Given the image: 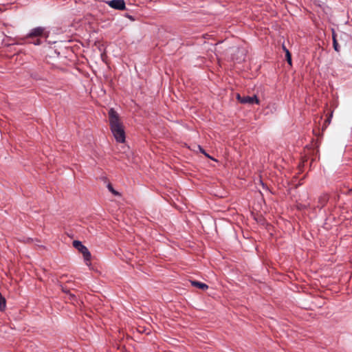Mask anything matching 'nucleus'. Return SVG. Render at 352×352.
<instances>
[{"label": "nucleus", "mask_w": 352, "mask_h": 352, "mask_svg": "<svg viewBox=\"0 0 352 352\" xmlns=\"http://www.w3.org/2000/svg\"><path fill=\"white\" fill-rule=\"evenodd\" d=\"M283 50L285 52V50H287L284 45L283 46Z\"/></svg>", "instance_id": "obj_17"}, {"label": "nucleus", "mask_w": 352, "mask_h": 352, "mask_svg": "<svg viewBox=\"0 0 352 352\" xmlns=\"http://www.w3.org/2000/svg\"><path fill=\"white\" fill-rule=\"evenodd\" d=\"M107 3L112 8L124 10L126 8L124 0H111L107 1Z\"/></svg>", "instance_id": "obj_4"}, {"label": "nucleus", "mask_w": 352, "mask_h": 352, "mask_svg": "<svg viewBox=\"0 0 352 352\" xmlns=\"http://www.w3.org/2000/svg\"><path fill=\"white\" fill-rule=\"evenodd\" d=\"M45 28L43 27H37L31 30L27 35V38L40 37L44 34Z\"/></svg>", "instance_id": "obj_5"}, {"label": "nucleus", "mask_w": 352, "mask_h": 352, "mask_svg": "<svg viewBox=\"0 0 352 352\" xmlns=\"http://www.w3.org/2000/svg\"><path fill=\"white\" fill-rule=\"evenodd\" d=\"M332 37H333V41H334V38H336V34L333 30V32H332Z\"/></svg>", "instance_id": "obj_14"}, {"label": "nucleus", "mask_w": 352, "mask_h": 352, "mask_svg": "<svg viewBox=\"0 0 352 352\" xmlns=\"http://www.w3.org/2000/svg\"><path fill=\"white\" fill-rule=\"evenodd\" d=\"M332 116V114H331L330 117L328 118L326 120H325V122L327 123V124H329L331 122V117Z\"/></svg>", "instance_id": "obj_13"}, {"label": "nucleus", "mask_w": 352, "mask_h": 352, "mask_svg": "<svg viewBox=\"0 0 352 352\" xmlns=\"http://www.w3.org/2000/svg\"><path fill=\"white\" fill-rule=\"evenodd\" d=\"M73 242L77 243V242H80V241L79 240L75 239V240L73 241Z\"/></svg>", "instance_id": "obj_16"}, {"label": "nucleus", "mask_w": 352, "mask_h": 352, "mask_svg": "<svg viewBox=\"0 0 352 352\" xmlns=\"http://www.w3.org/2000/svg\"><path fill=\"white\" fill-rule=\"evenodd\" d=\"M109 124L111 132L117 142L123 143L125 141V133L118 113L111 108L109 111Z\"/></svg>", "instance_id": "obj_1"}, {"label": "nucleus", "mask_w": 352, "mask_h": 352, "mask_svg": "<svg viewBox=\"0 0 352 352\" xmlns=\"http://www.w3.org/2000/svg\"><path fill=\"white\" fill-rule=\"evenodd\" d=\"M333 46L335 51H336V52L340 51L339 45H338V41L336 38H334V41H333Z\"/></svg>", "instance_id": "obj_10"}, {"label": "nucleus", "mask_w": 352, "mask_h": 352, "mask_svg": "<svg viewBox=\"0 0 352 352\" xmlns=\"http://www.w3.org/2000/svg\"><path fill=\"white\" fill-rule=\"evenodd\" d=\"M69 295H70L72 299H75L76 298L75 295L72 294H69Z\"/></svg>", "instance_id": "obj_15"}, {"label": "nucleus", "mask_w": 352, "mask_h": 352, "mask_svg": "<svg viewBox=\"0 0 352 352\" xmlns=\"http://www.w3.org/2000/svg\"><path fill=\"white\" fill-rule=\"evenodd\" d=\"M237 100L242 104H259V100L256 97V96H241L240 94H237L236 96Z\"/></svg>", "instance_id": "obj_3"}, {"label": "nucleus", "mask_w": 352, "mask_h": 352, "mask_svg": "<svg viewBox=\"0 0 352 352\" xmlns=\"http://www.w3.org/2000/svg\"><path fill=\"white\" fill-rule=\"evenodd\" d=\"M198 148L200 151L201 153H202L203 154H204L206 157L210 158V155L208 154H207L205 151L200 146H198Z\"/></svg>", "instance_id": "obj_11"}, {"label": "nucleus", "mask_w": 352, "mask_h": 352, "mask_svg": "<svg viewBox=\"0 0 352 352\" xmlns=\"http://www.w3.org/2000/svg\"><path fill=\"white\" fill-rule=\"evenodd\" d=\"M31 43L35 45H38L41 44V40H40V38H37L35 41H32Z\"/></svg>", "instance_id": "obj_12"}, {"label": "nucleus", "mask_w": 352, "mask_h": 352, "mask_svg": "<svg viewBox=\"0 0 352 352\" xmlns=\"http://www.w3.org/2000/svg\"><path fill=\"white\" fill-rule=\"evenodd\" d=\"M190 283L192 286L199 288L201 290H206L208 288V286L206 284L197 280H191Z\"/></svg>", "instance_id": "obj_6"}, {"label": "nucleus", "mask_w": 352, "mask_h": 352, "mask_svg": "<svg viewBox=\"0 0 352 352\" xmlns=\"http://www.w3.org/2000/svg\"><path fill=\"white\" fill-rule=\"evenodd\" d=\"M285 55H286V59H287V63L289 65H292L291 54L288 50H285Z\"/></svg>", "instance_id": "obj_9"}, {"label": "nucleus", "mask_w": 352, "mask_h": 352, "mask_svg": "<svg viewBox=\"0 0 352 352\" xmlns=\"http://www.w3.org/2000/svg\"><path fill=\"white\" fill-rule=\"evenodd\" d=\"M107 188L113 195H115V196L120 195V193L113 188V186L111 184H107Z\"/></svg>", "instance_id": "obj_8"}, {"label": "nucleus", "mask_w": 352, "mask_h": 352, "mask_svg": "<svg viewBox=\"0 0 352 352\" xmlns=\"http://www.w3.org/2000/svg\"><path fill=\"white\" fill-rule=\"evenodd\" d=\"M6 306V301L5 298L0 293V311H3Z\"/></svg>", "instance_id": "obj_7"}, {"label": "nucleus", "mask_w": 352, "mask_h": 352, "mask_svg": "<svg viewBox=\"0 0 352 352\" xmlns=\"http://www.w3.org/2000/svg\"><path fill=\"white\" fill-rule=\"evenodd\" d=\"M73 245L74 248L82 254L85 264L87 266H90L91 255L89 250L83 245V243H73Z\"/></svg>", "instance_id": "obj_2"}]
</instances>
